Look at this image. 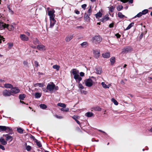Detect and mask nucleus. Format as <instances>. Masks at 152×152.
Here are the masks:
<instances>
[{
    "label": "nucleus",
    "mask_w": 152,
    "mask_h": 152,
    "mask_svg": "<svg viewBox=\"0 0 152 152\" xmlns=\"http://www.w3.org/2000/svg\"><path fill=\"white\" fill-rule=\"evenodd\" d=\"M50 28H52L54 26L55 24L56 21L55 20L54 18L50 19Z\"/></svg>",
    "instance_id": "9d476101"
},
{
    "label": "nucleus",
    "mask_w": 152,
    "mask_h": 152,
    "mask_svg": "<svg viewBox=\"0 0 152 152\" xmlns=\"http://www.w3.org/2000/svg\"><path fill=\"white\" fill-rule=\"evenodd\" d=\"M34 86L35 87H37L38 86L39 87H42L44 86V85L42 83H36L34 84Z\"/></svg>",
    "instance_id": "bb28decb"
},
{
    "label": "nucleus",
    "mask_w": 152,
    "mask_h": 152,
    "mask_svg": "<svg viewBox=\"0 0 152 152\" xmlns=\"http://www.w3.org/2000/svg\"><path fill=\"white\" fill-rule=\"evenodd\" d=\"M39 106L40 107L43 109H45L47 108V106L45 104H41L39 105Z\"/></svg>",
    "instance_id": "4c0bfd02"
},
{
    "label": "nucleus",
    "mask_w": 152,
    "mask_h": 152,
    "mask_svg": "<svg viewBox=\"0 0 152 152\" xmlns=\"http://www.w3.org/2000/svg\"><path fill=\"white\" fill-rule=\"evenodd\" d=\"M0 148L4 151L5 150L4 147L1 144H0Z\"/></svg>",
    "instance_id": "bf43d9fd"
},
{
    "label": "nucleus",
    "mask_w": 152,
    "mask_h": 152,
    "mask_svg": "<svg viewBox=\"0 0 152 152\" xmlns=\"http://www.w3.org/2000/svg\"><path fill=\"white\" fill-rule=\"evenodd\" d=\"M108 8H109V12H113L114 10L115 7L113 6H111L110 7H108Z\"/></svg>",
    "instance_id": "72a5a7b5"
},
{
    "label": "nucleus",
    "mask_w": 152,
    "mask_h": 152,
    "mask_svg": "<svg viewBox=\"0 0 152 152\" xmlns=\"http://www.w3.org/2000/svg\"><path fill=\"white\" fill-rule=\"evenodd\" d=\"M20 39L24 41H27L29 39L28 37L24 34H20Z\"/></svg>",
    "instance_id": "6e6552de"
},
{
    "label": "nucleus",
    "mask_w": 152,
    "mask_h": 152,
    "mask_svg": "<svg viewBox=\"0 0 152 152\" xmlns=\"http://www.w3.org/2000/svg\"><path fill=\"white\" fill-rule=\"evenodd\" d=\"M71 72L74 75V78L76 82L79 83L82 78L79 75V71L74 69L71 70Z\"/></svg>",
    "instance_id": "f257e3e1"
},
{
    "label": "nucleus",
    "mask_w": 152,
    "mask_h": 152,
    "mask_svg": "<svg viewBox=\"0 0 152 152\" xmlns=\"http://www.w3.org/2000/svg\"><path fill=\"white\" fill-rule=\"evenodd\" d=\"M30 137L31 139H32L33 140H34L35 142L36 141H37V140L35 138V137L34 136L31 135Z\"/></svg>",
    "instance_id": "864d4df0"
},
{
    "label": "nucleus",
    "mask_w": 152,
    "mask_h": 152,
    "mask_svg": "<svg viewBox=\"0 0 152 152\" xmlns=\"http://www.w3.org/2000/svg\"><path fill=\"white\" fill-rule=\"evenodd\" d=\"M33 42L34 44L36 45L39 43V41L37 38H36L33 40Z\"/></svg>",
    "instance_id": "79ce46f5"
},
{
    "label": "nucleus",
    "mask_w": 152,
    "mask_h": 152,
    "mask_svg": "<svg viewBox=\"0 0 152 152\" xmlns=\"http://www.w3.org/2000/svg\"><path fill=\"white\" fill-rule=\"evenodd\" d=\"M111 101L114 103V104L116 105H117L118 104V102L115 100L114 98H112L111 99Z\"/></svg>",
    "instance_id": "58836bf2"
},
{
    "label": "nucleus",
    "mask_w": 152,
    "mask_h": 152,
    "mask_svg": "<svg viewBox=\"0 0 152 152\" xmlns=\"http://www.w3.org/2000/svg\"><path fill=\"white\" fill-rule=\"evenodd\" d=\"M35 142L36 143V144L39 147H42V145L40 142L38 141L37 140V141H35Z\"/></svg>",
    "instance_id": "ea45409f"
},
{
    "label": "nucleus",
    "mask_w": 152,
    "mask_h": 152,
    "mask_svg": "<svg viewBox=\"0 0 152 152\" xmlns=\"http://www.w3.org/2000/svg\"><path fill=\"white\" fill-rule=\"evenodd\" d=\"M102 55L104 58H108L110 56V53L109 52L103 53L102 54Z\"/></svg>",
    "instance_id": "a211bd4d"
},
{
    "label": "nucleus",
    "mask_w": 152,
    "mask_h": 152,
    "mask_svg": "<svg viewBox=\"0 0 152 152\" xmlns=\"http://www.w3.org/2000/svg\"><path fill=\"white\" fill-rule=\"evenodd\" d=\"M91 12H92L91 8V7H90L87 13V14L88 15H91Z\"/></svg>",
    "instance_id": "a19ab883"
},
{
    "label": "nucleus",
    "mask_w": 152,
    "mask_h": 152,
    "mask_svg": "<svg viewBox=\"0 0 152 152\" xmlns=\"http://www.w3.org/2000/svg\"><path fill=\"white\" fill-rule=\"evenodd\" d=\"M3 136L5 138L6 140L7 141H9V142H11L12 140V137L9 134H4Z\"/></svg>",
    "instance_id": "1a4fd4ad"
},
{
    "label": "nucleus",
    "mask_w": 152,
    "mask_h": 152,
    "mask_svg": "<svg viewBox=\"0 0 152 152\" xmlns=\"http://www.w3.org/2000/svg\"><path fill=\"white\" fill-rule=\"evenodd\" d=\"M81 46L83 48L86 47L88 45V43L86 42H84L80 44Z\"/></svg>",
    "instance_id": "2f4dec72"
},
{
    "label": "nucleus",
    "mask_w": 152,
    "mask_h": 152,
    "mask_svg": "<svg viewBox=\"0 0 152 152\" xmlns=\"http://www.w3.org/2000/svg\"><path fill=\"white\" fill-rule=\"evenodd\" d=\"M93 53L95 58L97 59L99 58L100 56V51L99 50H93Z\"/></svg>",
    "instance_id": "39448f33"
},
{
    "label": "nucleus",
    "mask_w": 152,
    "mask_h": 152,
    "mask_svg": "<svg viewBox=\"0 0 152 152\" xmlns=\"http://www.w3.org/2000/svg\"><path fill=\"white\" fill-rule=\"evenodd\" d=\"M7 7L9 9V12L11 14L13 15L14 14L13 11L10 8L9 6H8Z\"/></svg>",
    "instance_id": "09e8293b"
},
{
    "label": "nucleus",
    "mask_w": 152,
    "mask_h": 152,
    "mask_svg": "<svg viewBox=\"0 0 152 152\" xmlns=\"http://www.w3.org/2000/svg\"><path fill=\"white\" fill-rule=\"evenodd\" d=\"M118 17L120 18H126L124 15L122 14V13L121 12H118Z\"/></svg>",
    "instance_id": "b1692460"
},
{
    "label": "nucleus",
    "mask_w": 152,
    "mask_h": 152,
    "mask_svg": "<svg viewBox=\"0 0 152 152\" xmlns=\"http://www.w3.org/2000/svg\"><path fill=\"white\" fill-rule=\"evenodd\" d=\"M7 28V29L10 31L13 30L14 29V27L12 25H9L5 24V28Z\"/></svg>",
    "instance_id": "ddd939ff"
},
{
    "label": "nucleus",
    "mask_w": 152,
    "mask_h": 152,
    "mask_svg": "<svg viewBox=\"0 0 152 152\" xmlns=\"http://www.w3.org/2000/svg\"><path fill=\"white\" fill-rule=\"evenodd\" d=\"M109 19V18L108 15H106L103 17V18L100 19V21L103 22H104L108 20Z\"/></svg>",
    "instance_id": "f3484780"
},
{
    "label": "nucleus",
    "mask_w": 152,
    "mask_h": 152,
    "mask_svg": "<svg viewBox=\"0 0 152 152\" xmlns=\"http://www.w3.org/2000/svg\"><path fill=\"white\" fill-rule=\"evenodd\" d=\"M88 15L86 13H85L84 15V20L87 22H88L90 21V18Z\"/></svg>",
    "instance_id": "2eb2a0df"
},
{
    "label": "nucleus",
    "mask_w": 152,
    "mask_h": 152,
    "mask_svg": "<svg viewBox=\"0 0 152 152\" xmlns=\"http://www.w3.org/2000/svg\"><path fill=\"white\" fill-rule=\"evenodd\" d=\"M31 148V147L30 145H27L26 147V149L28 151H29Z\"/></svg>",
    "instance_id": "de8ad7c7"
},
{
    "label": "nucleus",
    "mask_w": 152,
    "mask_h": 152,
    "mask_svg": "<svg viewBox=\"0 0 152 152\" xmlns=\"http://www.w3.org/2000/svg\"><path fill=\"white\" fill-rule=\"evenodd\" d=\"M81 93L83 94H86L87 93V92L86 91L81 90Z\"/></svg>",
    "instance_id": "13d9d810"
},
{
    "label": "nucleus",
    "mask_w": 152,
    "mask_h": 152,
    "mask_svg": "<svg viewBox=\"0 0 152 152\" xmlns=\"http://www.w3.org/2000/svg\"><path fill=\"white\" fill-rule=\"evenodd\" d=\"M94 110L96 111H100L101 110V108L99 107H97L95 108Z\"/></svg>",
    "instance_id": "603ef678"
},
{
    "label": "nucleus",
    "mask_w": 152,
    "mask_h": 152,
    "mask_svg": "<svg viewBox=\"0 0 152 152\" xmlns=\"http://www.w3.org/2000/svg\"><path fill=\"white\" fill-rule=\"evenodd\" d=\"M41 96V94L40 93L37 92L35 94V98H39Z\"/></svg>",
    "instance_id": "473e14b6"
},
{
    "label": "nucleus",
    "mask_w": 152,
    "mask_h": 152,
    "mask_svg": "<svg viewBox=\"0 0 152 152\" xmlns=\"http://www.w3.org/2000/svg\"><path fill=\"white\" fill-rule=\"evenodd\" d=\"M55 117L56 118H59V119H61V118H63V117L62 116H58V115H55Z\"/></svg>",
    "instance_id": "680f3d73"
},
{
    "label": "nucleus",
    "mask_w": 152,
    "mask_h": 152,
    "mask_svg": "<svg viewBox=\"0 0 152 152\" xmlns=\"http://www.w3.org/2000/svg\"><path fill=\"white\" fill-rule=\"evenodd\" d=\"M132 48L129 47H127L123 49V51L126 52H128L131 50Z\"/></svg>",
    "instance_id": "5701e85b"
},
{
    "label": "nucleus",
    "mask_w": 152,
    "mask_h": 152,
    "mask_svg": "<svg viewBox=\"0 0 152 152\" xmlns=\"http://www.w3.org/2000/svg\"><path fill=\"white\" fill-rule=\"evenodd\" d=\"M95 17L96 18H99L101 17L102 15V14L100 12H99L95 14Z\"/></svg>",
    "instance_id": "cd10ccee"
},
{
    "label": "nucleus",
    "mask_w": 152,
    "mask_h": 152,
    "mask_svg": "<svg viewBox=\"0 0 152 152\" xmlns=\"http://www.w3.org/2000/svg\"><path fill=\"white\" fill-rule=\"evenodd\" d=\"M115 36L117 37V38H119L121 37V35L118 33L116 34H115Z\"/></svg>",
    "instance_id": "e2e57ef3"
},
{
    "label": "nucleus",
    "mask_w": 152,
    "mask_h": 152,
    "mask_svg": "<svg viewBox=\"0 0 152 152\" xmlns=\"http://www.w3.org/2000/svg\"><path fill=\"white\" fill-rule=\"evenodd\" d=\"M3 94L5 96H10L12 94L11 91H7V90H4L3 91Z\"/></svg>",
    "instance_id": "9b49d317"
},
{
    "label": "nucleus",
    "mask_w": 152,
    "mask_h": 152,
    "mask_svg": "<svg viewBox=\"0 0 152 152\" xmlns=\"http://www.w3.org/2000/svg\"><path fill=\"white\" fill-rule=\"evenodd\" d=\"M25 33L27 34V35L28 36H30V34L29 32H26Z\"/></svg>",
    "instance_id": "338daca9"
},
{
    "label": "nucleus",
    "mask_w": 152,
    "mask_h": 152,
    "mask_svg": "<svg viewBox=\"0 0 152 152\" xmlns=\"http://www.w3.org/2000/svg\"><path fill=\"white\" fill-rule=\"evenodd\" d=\"M96 73L98 75H100L102 72V68L100 67H97L95 69Z\"/></svg>",
    "instance_id": "dca6fc26"
},
{
    "label": "nucleus",
    "mask_w": 152,
    "mask_h": 152,
    "mask_svg": "<svg viewBox=\"0 0 152 152\" xmlns=\"http://www.w3.org/2000/svg\"><path fill=\"white\" fill-rule=\"evenodd\" d=\"M75 12L77 14H80L79 11L77 10H75Z\"/></svg>",
    "instance_id": "774afa93"
},
{
    "label": "nucleus",
    "mask_w": 152,
    "mask_h": 152,
    "mask_svg": "<svg viewBox=\"0 0 152 152\" xmlns=\"http://www.w3.org/2000/svg\"><path fill=\"white\" fill-rule=\"evenodd\" d=\"M47 89L50 92H53L54 90L56 91L58 90V86H56L53 82H50L48 83L47 86Z\"/></svg>",
    "instance_id": "f03ea898"
},
{
    "label": "nucleus",
    "mask_w": 152,
    "mask_h": 152,
    "mask_svg": "<svg viewBox=\"0 0 152 152\" xmlns=\"http://www.w3.org/2000/svg\"><path fill=\"white\" fill-rule=\"evenodd\" d=\"M86 6H87V5L86 4H84L81 6V7L84 10H85L86 9Z\"/></svg>",
    "instance_id": "6e6d98bb"
},
{
    "label": "nucleus",
    "mask_w": 152,
    "mask_h": 152,
    "mask_svg": "<svg viewBox=\"0 0 152 152\" xmlns=\"http://www.w3.org/2000/svg\"><path fill=\"white\" fill-rule=\"evenodd\" d=\"M17 131L19 133H22L23 132V130L20 128H18Z\"/></svg>",
    "instance_id": "8fccbe9b"
},
{
    "label": "nucleus",
    "mask_w": 152,
    "mask_h": 152,
    "mask_svg": "<svg viewBox=\"0 0 152 152\" xmlns=\"http://www.w3.org/2000/svg\"><path fill=\"white\" fill-rule=\"evenodd\" d=\"M102 40V38L99 35H96L93 37L91 39V41L95 44L99 43Z\"/></svg>",
    "instance_id": "7ed1b4c3"
},
{
    "label": "nucleus",
    "mask_w": 152,
    "mask_h": 152,
    "mask_svg": "<svg viewBox=\"0 0 152 152\" xmlns=\"http://www.w3.org/2000/svg\"><path fill=\"white\" fill-rule=\"evenodd\" d=\"M4 86L5 88H12L13 87L10 84H5L4 85Z\"/></svg>",
    "instance_id": "7c9ffc66"
},
{
    "label": "nucleus",
    "mask_w": 152,
    "mask_h": 152,
    "mask_svg": "<svg viewBox=\"0 0 152 152\" xmlns=\"http://www.w3.org/2000/svg\"><path fill=\"white\" fill-rule=\"evenodd\" d=\"M148 10L147 9H145L143 10L142 12H141L142 15H145V14L148 13Z\"/></svg>",
    "instance_id": "c03bdc74"
},
{
    "label": "nucleus",
    "mask_w": 152,
    "mask_h": 152,
    "mask_svg": "<svg viewBox=\"0 0 152 152\" xmlns=\"http://www.w3.org/2000/svg\"><path fill=\"white\" fill-rule=\"evenodd\" d=\"M101 85L103 88H109L110 87V86L109 85H107L104 82H102L101 83Z\"/></svg>",
    "instance_id": "4be33fe9"
},
{
    "label": "nucleus",
    "mask_w": 152,
    "mask_h": 152,
    "mask_svg": "<svg viewBox=\"0 0 152 152\" xmlns=\"http://www.w3.org/2000/svg\"><path fill=\"white\" fill-rule=\"evenodd\" d=\"M55 11L54 10L48 11V15L50 17V19L54 18L55 15L54 14Z\"/></svg>",
    "instance_id": "0eeeda50"
},
{
    "label": "nucleus",
    "mask_w": 152,
    "mask_h": 152,
    "mask_svg": "<svg viewBox=\"0 0 152 152\" xmlns=\"http://www.w3.org/2000/svg\"><path fill=\"white\" fill-rule=\"evenodd\" d=\"M26 97V95L24 94H20L19 96V99L20 100H23Z\"/></svg>",
    "instance_id": "c85d7f7f"
},
{
    "label": "nucleus",
    "mask_w": 152,
    "mask_h": 152,
    "mask_svg": "<svg viewBox=\"0 0 152 152\" xmlns=\"http://www.w3.org/2000/svg\"><path fill=\"white\" fill-rule=\"evenodd\" d=\"M61 110L62 111L67 112L69 111V109L68 108H62L61 109Z\"/></svg>",
    "instance_id": "37998d69"
},
{
    "label": "nucleus",
    "mask_w": 152,
    "mask_h": 152,
    "mask_svg": "<svg viewBox=\"0 0 152 152\" xmlns=\"http://www.w3.org/2000/svg\"><path fill=\"white\" fill-rule=\"evenodd\" d=\"M53 68L54 69H56L57 71H58L59 69L60 66L59 65L56 64L53 66Z\"/></svg>",
    "instance_id": "c756f323"
},
{
    "label": "nucleus",
    "mask_w": 152,
    "mask_h": 152,
    "mask_svg": "<svg viewBox=\"0 0 152 152\" xmlns=\"http://www.w3.org/2000/svg\"><path fill=\"white\" fill-rule=\"evenodd\" d=\"M134 23L132 22L130 23L128 26V27L126 28L125 30H127L130 29L134 25Z\"/></svg>",
    "instance_id": "393cba45"
},
{
    "label": "nucleus",
    "mask_w": 152,
    "mask_h": 152,
    "mask_svg": "<svg viewBox=\"0 0 152 152\" xmlns=\"http://www.w3.org/2000/svg\"><path fill=\"white\" fill-rule=\"evenodd\" d=\"M73 35H74L72 34L67 36L65 38V41L66 42H69L72 39H73Z\"/></svg>",
    "instance_id": "4468645a"
},
{
    "label": "nucleus",
    "mask_w": 152,
    "mask_h": 152,
    "mask_svg": "<svg viewBox=\"0 0 152 152\" xmlns=\"http://www.w3.org/2000/svg\"><path fill=\"white\" fill-rule=\"evenodd\" d=\"M72 118L75 120V121L78 119H79V117L77 115H74L72 117Z\"/></svg>",
    "instance_id": "49530a36"
},
{
    "label": "nucleus",
    "mask_w": 152,
    "mask_h": 152,
    "mask_svg": "<svg viewBox=\"0 0 152 152\" xmlns=\"http://www.w3.org/2000/svg\"><path fill=\"white\" fill-rule=\"evenodd\" d=\"M85 85L88 87H91L93 85V80L89 78L85 80Z\"/></svg>",
    "instance_id": "20e7f679"
},
{
    "label": "nucleus",
    "mask_w": 152,
    "mask_h": 152,
    "mask_svg": "<svg viewBox=\"0 0 152 152\" xmlns=\"http://www.w3.org/2000/svg\"><path fill=\"white\" fill-rule=\"evenodd\" d=\"M93 114V113L91 112H88L85 114V115L88 117H92Z\"/></svg>",
    "instance_id": "a878e982"
},
{
    "label": "nucleus",
    "mask_w": 152,
    "mask_h": 152,
    "mask_svg": "<svg viewBox=\"0 0 152 152\" xmlns=\"http://www.w3.org/2000/svg\"><path fill=\"white\" fill-rule=\"evenodd\" d=\"M57 105L63 108H65L66 107L65 104L62 103H58V104Z\"/></svg>",
    "instance_id": "e433bc0d"
},
{
    "label": "nucleus",
    "mask_w": 152,
    "mask_h": 152,
    "mask_svg": "<svg viewBox=\"0 0 152 152\" xmlns=\"http://www.w3.org/2000/svg\"><path fill=\"white\" fill-rule=\"evenodd\" d=\"M5 131L7 133H10L12 131V129L10 128V127L8 126H6V128H5Z\"/></svg>",
    "instance_id": "412c9836"
},
{
    "label": "nucleus",
    "mask_w": 152,
    "mask_h": 152,
    "mask_svg": "<svg viewBox=\"0 0 152 152\" xmlns=\"http://www.w3.org/2000/svg\"><path fill=\"white\" fill-rule=\"evenodd\" d=\"M110 61L111 63V65L112 66L113 65L115 61V57L114 56L111 57L110 59Z\"/></svg>",
    "instance_id": "6ab92c4d"
},
{
    "label": "nucleus",
    "mask_w": 152,
    "mask_h": 152,
    "mask_svg": "<svg viewBox=\"0 0 152 152\" xmlns=\"http://www.w3.org/2000/svg\"><path fill=\"white\" fill-rule=\"evenodd\" d=\"M123 7L122 5H119L117 7V9L118 11H120L123 9Z\"/></svg>",
    "instance_id": "f704fd0d"
},
{
    "label": "nucleus",
    "mask_w": 152,
    "mask_h": 152,
    "mask_svg": "<svg viewBox=\"0 0 152 152\" xmlns=\"http://www.w3.org/2000/svg\"><path fill=\"white\" fill-rule=\"evenodd\" d=\"M129 0H120V1L124 3H126Z\"/></svg>",
    "instance_id": "69168bd1"
},
{
    "label": "nucleus",
    "mask_w": 152,
    "mask_h": 152,
    "mask_svg": "<svg viewBox=\"0 0 152 152\" xmlns=\"http://www.w3.org/2000/svg\"><path fill=\"white\" fill-rule=\"evenodd\" d=\"M80 75L81 76L83 77L84 75V73L82 72H81L80 73Z\"/></svg>",
    "instance_id": "0e129e2a"
},
{
    "label": "nucleus",
    "mask_w": 152,
    "mask_h": 152,
    "mask_svg": "<svg viewBox=\"0 0 152 152\" xmlns=\"http://www.w3.org/2000/svg\"><path fill=\"white\" fill-rule=\"evenodd\" d=\"M0 143L3 145H5L7 144V141L2 137L0 138Z\"/></svg>",
    "instance_id": "aec40b11"
},
{
    "label": "nucleus",
    "mask_w": 152,
    "mask_h": 152,
    "mask_svg": "<svg viewBox=\"0 0 152 152\" xmlns=\"http://www.w3.org/2000/svg\"><path fill=\"white\" fill-rule=\"evenodd\" d=\"M6 126H0V132L5 131Z\"/></svg>",
    "instance_id": "c9c22d12"
},
{
    "label": "nucleus",
    "mask_w": 152,
    "mask_h": 152,
    "mask_svg": "<svg viewBox=\"0 0 152 152\" xmlns=\"http://www.w3.org/2000/svg\"><path fill=\"white\" fill-rule=\"evenodd\" d=\"M79 83V88H81V89H83L84 88V87L80 83Z\"/></svg>",
    "instance_id": "5fc2aeb1"
},
{
    "label": "nucleus",
    "mask_w": 152,
    "mask_h": 152,
    "mask_svg": "<svg viewBox=\"0 0 152 152\" xmlns=\"http://www.w3.org/2000/svg\"><path fill=\"white\" fill-rule=\"evenodd\" d=\"M114 25V23H112L109 24V27L110 28H112L113 27Z\"/></svg>",
    "instance_id": "052dcab7"
},
{
    "label": "nucleus",
    "mask_w": 152,
    "mask_h": 152,
    "mask_svg": "<svg viewBox=\"0 0 152 152\" xmlns=\"http://www.w3.org/2000/svg\"><path fill=\"white\" fill-rule=\"evenodd\" d=\"M20 90L19 89L16 87H12L11 89V93H12L13 94H15L18 93L20 92Z\"/></svg>",
    "instance_id": "423d86ee"
},
{
    "label": "nucleus",
    "mask_w": 152,
    "mask_h": 152,
    "mask_svg": "<svg viewBox=\"0 0 152 152\" xmlns=\"http://www.w3.org/2000/svg\"><path fill=\"white\" fill-rule=\"evenodd\" d=\"M37 48L39 50L42 51L45 50L46 48L43 45H39L37 47Z\"/></svg>",
    "instance_id": "f8f14e48"
},
{
    "label": "nucleus",
    "mask_w": 152,
    "mask_h": 152,
    "mask_svg": "<svg viewBox=\"0 0 152 152\" xmlns=\"http://www.w3.org/2000/svg\"><path fill=\"white\" fill-rule=\"evenodd\" d=\"M142 15H143L141 12H140L137 15H136L135 16L134 18H136V17L139 18V17H140Z\"/></svg>",
    "instance_id": "a18cd8bd"
},
{
    "label": "nucleus",
    "mask_w": 152,
    "mask_h": 152,
    "mask_svg": "<svg viewBox=\"0 0 152 152\" xmlns=\"http://www.w3.org/2000/svg\"><path fill=\"white\" fill-rule=\"evenodd\" d=\"M23 64L25 66H28V63L26 61H23Z\"/></svg>",
    "instance_id": "3c124183"
},
{
    "label": "nucleus",
    "mask_w": 152,
    "mask_h": 152,
    "mask_svg": "<svg viewBox=\"0 0 152 152\" xmlns=\"http://www.w3.org/2000/svg\"><path fill=\"white\" fill-rule=\"evenodd\" d=\"M34 64H35V66L36 67H37L39 66V63L37 61H34Z\"/></svg>",
    "instance_id": "4d7b16f0"
}]
</instances>
